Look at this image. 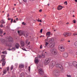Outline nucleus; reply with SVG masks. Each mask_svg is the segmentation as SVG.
<instances>
[{"label": "nucleus", "mask_w": 77, "mask_h": 77, "mask_svg": "<svg viewBox=\"0 0 77 77\" xmlns=\"http://www.w3.org/2000/svg\"><path fill=\"white\" fill-rule=\"evenodd\" d=\"M73 23H75L76 22L75 21V20H73Z\"/></svg>", "instance_id": "49530a36"}, {"label": "nucleus", "mask_w": 77, "mask_h": 77, "mask_svg": "<svg viewBox=\"0 0 77 77\" xmlns=\"http://www.w3.org/2000/svg\"><path fill=\"white\" fill-rule=\"evenodd\" d=\"M48 40H49V39H48V37L47 38V39H45V41H48Z\"/></svg>", "instance_id": "8fccbe9b"}, {"label": "nucleus", "mask_w": 77, "mask_h": 77, "mask_svg": "<svg viewBox=\"0 0 77 77\" xmlns=\"http://www.w3.org/2000/svg\"><path fill=\"white\" fill-rule=\"evenodd\" d=\"M67 77H71V75H67Z\"/></svg>", "instance_id": "a18cd8bd"}, {"label": "nucleus", "mask_w": 77, "mask_h": 77, "mask_svg": "<svg viewBox=\"0 0 77 77\" xmlns=\"http://www.w3.org/2000/svg\"><path fill=\"white\" fill-rule=\"evenodd\" d=\"M17 32L18 34H20V35H23L24 36V31H17Z\"/></svg>", "instance_id": "9d476101"}, {"label": "nucleus", "mask_w": 77, "mask_h": 77, "mask_svg": "<svg viewBox=\"0 0 77 77\" xmlns=\"http://www.w3.org/2000/svg\"><path fill=\"white\" fill-rule=\"evenodd\" d=\"M28 69V70H29V71H30V66L29 67Z\"/></svg>", "instance_id": "ea45409f"}, {"label": "nucleus", "mask_w": 77, "mask_h": 77, "mask_svg": "<svg viewBox=\"0 0 77 77\" xmlns=\"http://www.w3.org/2000/svg\"><path fill=\"white\" fill-rule=\"evenodd\" d=\"M39 25L40 26H42L41 24V23H39Z\"/></svg>", "instance_id": "69168bd1"}, {"label": "nucleus", "mask_w": 77, "mask_h": 77, "mask_svg": "<svg viewBox=\"0 0 77 77\" xmlns=\"http://www.w3.org/2000/svg\"><path fill=\"white\" fill-rule=\"evenodd\" d=\"M62 23V21H60L58 22V24L59 25V24H60Z\"/></svg>", "instance_id": "c756f323"}, {"label": "nucleus", "mask_w": 77, "mask_h": 77, "mask_svg": "<svg viewBox=\"0 0 77 77\" xmlns=\"http://www.w3.org/2000/svg\"><path fill=\"white\" fill-rule=\"evenodd\" d=\"M0 34H3V30L2 29H0Z\"/></svg>", "instance_id": "a878e982"}, {"label": "nucleus", "mask_w": 77, "mask_h": 77, "mask_svg": "<svg viewBox=\"0 0 77 77\" xmlns=\"http://www.w3.org/2000/svg\"><path fill=\"white\" fill-rule=\"evenodd\" d=\"M49 44V43H48L47 42H46L45 45H46V46H47V45H48Z\"/></svg>", "instance_id": "7c9ffc66"}, {"label": "nucleus", "mask_w": 77, "mask_h": 77, "mask_svg": "<svg viewBox=\"0 0 77 77\" xmlns=\"http://www.w3.org/2000/svg\"><path fill=\"white\" fill-rule=\"evenodd\" d=\"M45 54H42L41 55H40L39 57V58H41L42 57V58H44L45 57Z\"/></svg>", "instance_id": "6ab92c4d"}, {"label": "nucleus", "mask_w": 77, "mask_h": 77, "mask_svg": "<svg viewBox=\"0 0 77 77\" xmlns=\"http://www.w3.org/2000/svg\"><path fill=\"white\" fill-rule=\"evenodd\" d=\"M75 2H77V0H75Z\"/></svg>", "instance_id": "774afa93"}, {"label": "nucleus", "mask_w": 77, "mask_h": 77, "mask_svg": "<svg viewBox=\"0 0 77 77\" xmlns=\"http://www.w3.org/2000/svg\"><path fill=\"white\" fill-rule=\"evenodd\" d=\"M11 20V18H9L8 19V20Z\"/></svg>", "instance_id": "6e6d98bb"}, {"label": "nucleus", "mask_w": 77, "mask_h": 77, "mask_svg": "<svg viewBox=\"0 0 77 77\" xmlns=\"http://www.w3.org/2000/svg\"><path fill=\"white\" fill-rule=\"evenodd\" d=\"M40 49H42V45H41L40 46Z\"/></svg>", "instance_id": "4c0bfd02"}, {"label": "nucleus", "mask_w": 77, "mask_h": 77, "mask_svg": "<svg viewBox=\"0 0 77 77\" xmlns=\"http://www.w3.org/2000/svg\"><path fill=\"white\" fill-rule=\"evenodd\" d=\"M75 47H77V41L75 42Z\"/></svg>", "instance_id": "cd10ccee"}, {"label": "nucleus", "mask_w": 77, "mask_h": 77, "mask_svg": "<svg viewBox=\"0 0 77 77\" xmlns=\"http://www.w3.org/2000/svg\"><path fill=\"white\" fill-rule=\"evenodd\" d=\"M8 40H7V41H6L4 39H3L2 41V42L4 44H5V45H8V46H9V45H8V42H13L14 41V40H13V38L12 37L8 38Z\"/></svg>", "instance_id": "f257e3e1"}, {"label": "nucleus", "mask_w": 77, "mask_h": 77, "mask_svg": "<svg viewBox=\"0 0 77 77\" xmlns=\"http://www.w3.org/2000/svg\"><path fill=\"white\" fill-rule=\"evenodd\" d=\"M27 77H31V76H30V75H29L27 76Z\"/></svg>", "instance_id": "bf43d9fd"}, {"label": "nucleus", "mask_w": 77, "mask_h": 77, "mask_svg": "<svg viewBox=\"0 0 77 77\" xmlns=\"http://www.w3.org/2000/svg\"><path fill=\"white\" fill-rule=\"evenodd\" d=\"M73 35L74 36H76L77 35V33H74L73 34Z\"/></svg>", "instance_id": "a19ab883"}, {"label": "nucleus", "mask_w": 77, "mask_h": 77, "mask_svg": "<svg viewBox=\"0 0 77 77\" xmlns=\"http://www.w3.org/2000/svg\"><path fill=\"white\" fill-rule=\"evenodd\" d=\"M13 23H17V22L15 21V20H14Z\"/></svg>", "instance_id": "3c124183"}, {"label": "nucleus", "mask_w": 77, "mask_h": 77, "mask_svg": "<svg viewBox=\"0 0 77 77\" xmlns=\"http://www.w3.org/2000/svg\"><path fill=\"white\" fill-rule=\"evenodd\" d=\"M42 30H43V29H41L40 30V33H42Z\"/></svg>", "instance_id": "c03bdc74"}, {"label": "nucleus", "mask_w": 77, "mask_h": 77, "mask_svg": "<svg viewBox=\"0 0 77 77\" xmlns=\"http://www.w3.org/2000/svg\"><path fill=\"white\" fill-rule=\"evenodd\" d=\"M49 41H48V42H53L54 41V39L53 38H50L49 39Z\"/></svg>", "instance_id": "4be33fe9"}, {"label": "nucleus", "mask_w": 77, "mask_h": 77, "mask_svg": "<svg viewBox=\"0 0 77 77\" xmlns=\"http://www.w3.org/2000/svg\"><path fill=\"white\" fill-rule=\"evenodd\" d=\"M7 71H9V67H8L7 68Z\"/></svg>", "instance_id": "c9c22d12"}, {"label": "nucleus", "mask_w": 77, "mask_h": 77, "mask_svg": "<svg viewBox=\"0 0 77 77\" xmlns=\"http://www.w3.org/2000/svg\"><path fill=\"white\" fill-rule=\"evenodd\" d=\"M50 51L51 52L54 54H57V51L55 49H51Z\"/></svg>", "instance_id": "7ed1b4c3"}, {"label": "nucleus", "mask_w": 77, "mask_h": 77, "mask_svg": "<svg viewBox=\"0 0 77 77\" xmlns=\"http://www.w3.org/2000/svg\"><path fill=\"white\" fill-rule=\"evenodd\" d=\"M15 47L17 49H18L19 47H20V45L18 43H16V44L15 45Z\"/></svg>", "instance_id": "ddd939ff"}, {"label": "nucleus", "mask_w": 77, "mask_h": 77, "mask_svg": "<svg viewBox=\"0 0 77 77\" xmlns=\"http://www.w3.org/2000/svg\"><path fill=\"white\" fill-rule=\"evenodd\" d=\"M61 41H64V39H63V38H62L61 39Z\"/></svg>", "instance_id": "09e8293b"}, {"label": "nucleus", "mask_w": 77, "mask_h": 77, "mask_svg": "<svg viewBox=\"0 0 77 77\" xmlns=\"http://www.w3.org/2000/svg\"><path fill=\"white\" fill-rule=\"evenodd\" d=\"M63 8V7L59 5L58 6V7L57 8V9L59 11L60 10H61V9H62Z\"/></svg>", "instance_id": "f3484780"}, {"label": "nucleus", "mask_w": 77, "mask_h": 77, "mask_svg": "<svg viewBox=\"0 0 77 77\" xmlns=\"http://www.w3.org/2000/svg\"><path fill=\"white\" fill-rule=\"evenodd\" d=\"M6 70H4L3 71V73H4V74H6Z\"/></svg>", "instance_id": "72a5a7b5"}, {"label": "nucleus", "mask_w": 77, "mask_h": 77, "mask_svg": "<svg viewBox=\"0 0 77 77\" xmlns=\"http://www.w3.org/2000/svg\"><path fill=\"white\" fill-rule=\"evenodd\" d=\"M20 44H21L22 47H24V42H23L21 41L20 42Z\"/></svg>", "instance_id": "5701e85b"}, {"label": "nucleus", "mask_w": 77, "mask_h": 77, "mask_svg": "<svg viewBox=\"0 0 77 77\" xmlns=\"http://www.w3.org/2000/svg\"><path fill=\"white\" fill-rule=\"evenodd\" d=\"M13 50H15V48H12V50H13Z\"/></svg>", "instance_id": "0e129e2a"}, {"label": "nucleus", "mask_w": 77, "mask_h": 77, "mask_svg": "<svg viewBox=\"0 0 77 77\" xmlns=\"http://www.w3.org/2000/svg\"><path fill=\"white\" fill-rule=\"evenodd\" d=\"M52 75H53L56 77H57L60 75V72H57V71H54L53 72Z\"/></svg>", "instance_id": "20e7f679"}, {"label": "nucleus", "mask_w": 77, "mask_h": 77, "mask_svg": "<svg viewBox=\"0 0 77 77\" xmlns=\"http://www.w3.org/2000/svg\"><path fill=\"white\" fill-rule=\"evenodd\" d=\"M5 56L4 55H2V59L1 60H6V59H5Z\"/></svg>", "instance_id": "aec40b11"}, {"label": "nucleus", "mask_w": 77, "mask_h": 77, "mask_svg": "<svg viewBox=\"0 0 77 77\" xmlns=\"http://www.w3.org/2000/svg\"><path fill=\"white\" fill-rule=\"evenodd\" d=\"M39 22H42V21H41V20H39Z\"/></svg>", "instance_id": "13d9d810"}, {"label": "nucleus", "mask_w": 77, "mask_h": 77, "mask_svg": "<svg viewBox=\"0 0 77 77\" xmlns=\"http://www.w3.org/2000/svg\"><path fill=\"white\" fill-rule=\"evenodd\" d=\"M59 48L62 52L65 51V47L63 45H60L59 46Z\"/></svg>", "instance_id": "6e6552de"}, {"label": "nucleus", "mask_w": 77, "mask_h": 77, "mask_svg": "<svg viewBox=\"0 0 77 77\" xmlns=\"http://www.w3.org/2000/svg\"><path fill=\"white\" fill-rule=\"evenodd\" d=\"M18 18H17L16 19V20L17 21H18Z\"/></svg>", "instance_id": "e2e57ef3"}, {"label": "nucleus", "mask_w": 77, "mask_h": 77, "mask_svg": "<svg viewBox=\"0 0 77 77\" xmlns=\"http://www.w3.org/2000/svg\"><path fill=\"white\" fill-rule=\"evenodd\" d=\"M2 62V66H4L5 65V64H6V62H5V60H1L0 62Z\"/></svg>", "instance_id": "4468645a"}, {"label": "nucleus", "mask_w": 77, "mask_h": 77, "mask_svg": "<svg viewBox=\"0 0 77 77\" xmlns=\"http://www.w3.org/2000/svg\"><path fill=\"white\" fill-rule=\"evenodd\" d=\"M12 21H13V18H12L11 19V23H12Z\"/></svg>", "instance_id": "79ce46f5"}, {"label": "nucleus", "mask_w": 77, "mask_h": 77, "mask_svg": "<svg viewBox=\"0 0 77 77\" xmlns=\"http://www.w3.org/2000/svg\"><path fill=\"white\" fill-rule=\"evenodd\" d=\"M37 70L38 71H39V66H38V65H37Z\"/></svg>", "instance_id": "37998d69"}, {"label": "nucleus", "mask_w": 77, "mask_h": 77, "mask_svg": "<svg viewBox=\"0 0 77 77\" xmlns=\"http://www.w3.org/2000/svg\"><path fill=\"white\" fill-rule=\"evenodd\" d=\"M13 68H14V67L13 66H12L11 67V70H12L13 69Z\"/></svg>", "instance_id": "473e14b6"}, {"label": "nucleus", "mask_w": 77, "mask_h": 77, "mask_svg": "<svg viewBox=\"0 0 77 77\" xmlns=\"http://www.w3.org/2000/svg\"><path fill=\"white\" fill-rule=\"evenodd\" d=\"M34 62L36 64L38 65V63H39V60L37 59H35L34 60Z\"/></svg>", "instance_id": "dca6fc26"}, {"label": "nucleus", "mask_w": 77, "mask_h": 77, "mask_svg": "<svg viewBox=\"0 0 77 77\" xmlns=\"http://www.w3.org/2000/svg\"><path fill=\"white\" fill-rule=\"evenodd\" d=\"M19 67L20 68H24V66L22 64H20L19 65Z\"/></svg>", "instance_id": "412c9836"}, {"label": "nucleus", "mask_w": 77, "mask_h": 77, "mask_svg": "<svg viewBox=\"0 0 77 77\" xmlns=\"http://www.w3.org/2000/svg\"><path fill=\"white\" fill-rule=\"evenodd\" d=\"M2 53L3 54H7V52L6 51H3L2 52Z\"/></svg>", "instance_id": "bb28decb"}, {"label": "nucleus", "mask_w": 77, "mask_h": 77, "mask_svg": "<svg viewBox=\"0 0 77 77\" xmlns=\"http://www.w3.org/2000/svg\"><path fill=\"white\" fill-rule=\"evenodd\" d=\"M20 77H24V73H22L20 75Z\"/></svg>", "instance_id": "b1692460"}, {"label": "nucleus", "mask_w": 77, "mask_h": 77, "mask_svg": "<svg viewBox=\"0 0 77 77\" xmlns=\"http://www.w3.org/2000/svg\"><path fill=\"white\" fill-rule=\"evenodd\" d=\"M51 61V58H47L45 60L44 62V63L45 65H48Z\"/></svg>", "instance_id": "423d86ee"}, {"label": "nucleus", "mask_w": 77, "mask_h": 77, "mask_svg": "<svg viewBox=\"0 0 77 77\" xmlns=\"http://www.w3.org/2000/svg\"><path fill=\"white\" fill-rule=\"evenodd\" d=\"M46 15H44V18H45V17H46Z\"/></svg>", "instance_id": "4d7b16f0"}, {"label": "nucleus", "mask_w": 77, "mask_h": 77, "mask_svg": "<svg viewBox=\"0 0 77 77\" xmlns=\"http://www.w3.org/2000/svg\"><path fill=\"white\" fill-rule=\"evenodd\" d=\"M56 65V62L54 61H52L50 65L49 68L51 69H52L54 66Z\"/></svg>", "instance_id": "0eeeda50"}, {"label": "nucleus", "mask_w": 77, "mask_h": 77, "mask_svg": "<svg viewBox=\"0 0 77 77\" xmlns=\"http://www.w3.org/2000/svg\"><path fill=\"white\" fill-rule=\"evenodd\" d=\"M50 35H51V32H48L46 33V36L48 37L50 36Z\"/></svg>", "instance_id": "a211bd4d"}, {"label": "nucleus", "mask_w": 77, "mask_h": 77, "mask_svg": "<svg viewBox=\"0 0 77 77\" xmlns=\"http://www.w3.org/2000/svg\"><path fill=\"white\" fill-rule=\"evenodd\" d=\"M22 49L23 50H24V51H26V49L24 48H22Z\"/></svg>", "instance_id": "f704fd0d"}, {"label": "nucleus", "mask_w": 77, "mask_h": 77, "mask_svg": "<svg viewBox=\"0 0 77 77\" xmlns=\"http://www.w3.org/2000/svg\"><path fill=\"white\" fill-rule=\"evenodd\" d=\"M1 23L3 24H5V22H4L3 20H2L1 21Z\"/></svg>", "instance_id": "393cba45"}, {"label": "nucleus", "mask_w": 77, "mask_h": 77, "mask_svg": "<svg viewBox=\"0 0 77 77\" xmlns=\"http://www.w3.org/2000/svg\"><path fill=\"white\" fill-rule=\"evenodd\" d=\"M22 24L23 25H24L25 26L26 25V23L24 22H23Z\"/></svg>", "instance_id": "58836bf2"}, {"label": "nucleus", "mask_w": 77, "mask_h": 77, "mask_svg": "<svg viewBox=\"0 0 77 77\" xmlns=\"http://www.w3.org/2000/svg\"><path fill=\"white\" fill-rule=\"evenodd\" d=\"M63 35L64 36V37H67V36H69L71 35V33H64Z\"/></svg>", "instance_id": "1a4fd4ad"}, {"label": "nucleus", "mask_w": 77, "mask_h": 77, "mask_svg": "<svg viewBox=\"0 0 77 77\" xmlns=\"http://www.w3.org/2000/svg\"><path fill=\"white\" fill-rule=\"evenodd\" d=\"M42 36H42V35H41V36H40V38H42Z\"/></svg>", "instance_id": "680f3d73"}, {"label": "nucleus", "mask_w": 77, "mask_h": 77, "mask_svg": "<svg viewBox=\"0 0 77 77\" xmlns=\"http://www.w3.org/2000/svg\"><path fill=\"white\" fill-rule=\"evenodd\" d=\"M34 21H37L38 22H39V19H38L37 20H34Z\"/></svg>", "instance_id": "864d4df0"}, {"label": "nucleus", "mask_w": 77, "mask_h": 77, "mask_svg": "<svg viewBox=\"0 0 77 77\" xmlns=\"http://www.w3.org/2000/svg\"><path fill=\"white\" fill-rule=\"evenodd\" d=\"M56 66L57 68H58L60 69V72H61V73H63V66H62V65L59 64H57L56 65Z\"/></svg>", "instance_id": "f03ea898"}, {"label": "nucleus", "mask_w": 77, "mask_h": 77, "mask_svg": "<svg viewBox=\"0 0 77 77\" xmlns=\"http://www.w3.org/2000/svg\"><path fill=\"white\" fill-rule=\"evenodd\" d=\"M3 24H2L1 25H0V27H3Z\"/></svg>", "instance_id": "de8ad7c7"}, {"label": "nucleus", "mask_w": 77, "mask_h": 77, "mask_svg": "<svg viewBox=\"0 0 77 77\" xmlns=\"http://www.w3.org/2000/svg\"><path fill=\"white\" fill-rule=\"evenodd\" d=\"M72 64L76 68H77V62L75 61L73 62L72 63Z\"/></svg>", "instance_id": "f8f14e48"}, {"label": "nucleus", "mask_w": 77, "mask_h": 77, "mask_svg": "<svg viewBox=\"0 0 77 77\" xmlns=\"http://www.w3.org/2000/svg\"><path fill=\"white\" fill-rule=\"evenodd\" d=\"M26 44L27 45H29L30 44V42H29L28 40H26L25 41Z\"/></svg>", "instance_id": "2eb2a0df"}, {"label": "nucleus", "mask_w": 77, "mask_h": 77, "mask_svg": "<svg viewBox=\"0 0 77 77\" xmlns=\"http://www.w3.org/2000/svg\"><path fill=\"white\" fill-rule=\"evenodd\" d=\"M54 46V45L52 44V45H51L50 47L51 48H53Z\"/></svg>", "instance_id": "c85d7f7f"}, {"label": "nucleus", "mask_w": 77, "mask_h": 77, "mask_svg": "<svg viewBox=\"0 0 77 77\" xmlns=\"http://www.w3.org/2000/svg\"><path fill=\"white\" fill-rule=\"evenodd\" d=\"M23 1H24V2H26L27 0H23Z\"/></svg>", "instance_id": "052dcab7"}, {"label": "nucleus", "mask_w": 77, "mask_h": 77, "mask_svg": "<svg viewBox=\"0 0 77 77\" xmlns=\"http://www.w3.org/2000/svg\"><path fill=\"white\" fill-rule=\"evenodd\" d=\"M25 34L24 35V36H25L26 37L27 36H28V34Z\"/></svg>", "instance_id": "2f4dec72"}, {"label": "nucleus", "mask_w": 77, "mask_h": 77, "mask_svg": "<svg viewBox=\"0 0 77 77\" xmlns=\"http://www.w3.org/2000/svg\"><path fill=\"white\" fill-rule=\"evenodd\" d=\"M39 72L41 75H44V74L45 73L44 69L42 68H40L39 69Z\"/></svg>", "instance_id": "39448f33"}, {"label": "nucleus", "mask_w": 77, "mask_h": 77, "mask_svg": "<svg viewBox=\"0 0 77 77\" xmlns=\"http://www.w3.org/2000/svg\"><path fill=\"white\" fill-rule=\"evenodd\" d=\"M64 3L65 5H67V2L66 1L65 2H64Z\"/></svg>", "instance_id": "e433bc0d"}, {"label": "nucleus", "mask_w": 77, "mask_h": 77, "mask_svg": "<svg viewBox=\"0 0 77 77\" xmlns=\"http://www.w3.org/2000/svg\"><path fill=\"white\" fill-rule=\"evenodd\" d=\"M42 9H41L40 10H39V12H42Z\"/></svg>", "instance_id": "603ef678"}, {"label": "nucleus", "mask_w": 77, "mask_h": 77, "mask_svg": "<svg viewBox=\"0 0 77 77\" xmlns=\"http://www.w3.org/2000/svg\"><path fill=\"white\" fill-rule=\"evenodd\" d=\"M68 54L67 53H63V56L65 57V58H66V57H68Z\"/></svg>", "instance_id": "9b49d317"}, {"label": "nucleus", "mask_w": 77, "mask_h": 77, "mask_svg": "<svg viewBox=\"0 0 77 77\" xmlns=\"http://www.w3.org/2000/svg\"><path fill=\"white\" fill-rule=\"evenodd\" d=\"M67 42H70V41L69 40V41H67Z\"/></svg>", "instance_id": "338daca9"}, {"label": "nucleus", "mask_w": 77, "mask_h": 77, "mask_svg": "<svg viewBox=\"0 0 77 77\" xmlns=\"http://www.w3.org/2000/svg\"><path fill=\"white\" fill-rule=\"evenodd\" d=\"M9 17V14H7V17Z\"/></svg>", "instance_id": "5fc2aeb1"}]
</instances>
